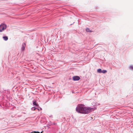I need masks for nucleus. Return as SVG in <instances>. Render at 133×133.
I'll list each match as a JSON object with an SVG mask.
<instances>
[{
  "mask_svg": "<svg viewBox=\"0 0 133 133\" xmlns=\"http://www.w3.org/2000/svg\"><path fill=\"white\" fill-rule=\"evenodd\" d=\"M76 109V111L78 113L87 114L91 112L93 109L90 107H85L82 105H79Z\"/></svg>",
  "mask_w": 133,
  "mask_h": 133,
  "instance_id": "1",
  "label": "nucleus"
},
{
  "mask_svg": "<svg viewBox=\"0 0 133 133\" xmlns=\"http://www.w3.org/2000/svg\"><path fill=\"white\" fill-rule=\"evenodd\" d=\"M6 25L4 24H2L0 25V32L4 31L6 29Z\"/></svg>",
  "mask_w": 133,
  "mask_h": 133,
  "instance_id": "2",
  "label": "nucleus"
},
{
  "mask_svg": "<svg viewBox=\"0 0 133 133\" xmlns=\"http://www.w3.org/2000/svg\"><path fill=\"white\" fill-rule=\"evenodd\" d=\"M73 80L77 81L78 80L80 79V77L78 76H75L73 77Z\"/></svg>",
  "mask_w": 133,
  "mask_h": 133,
  "instance_id": "3",
  "label": "nucleus"
},
{
  "mask_svg": "<svg viewBox=\"0 0 133 133\" xmlns=\"http://www.w3.org/2000/svg\"><path fill=\"white\" fill-rule=\"evenodd\" d=\"M86 31L87 32H91L92 31L90 30L88 28H87L86 29Z\"/></svg>",
  "mask_w": 133,
  "mask_h": 133,
  "instance_id": "4",
  "label": "nucleus"
},
{
  "mask_svg": "<svg viewBox=\"0 0 133 133\" xmlns=\"http://www.w3.org/2000/svg\"><path fill=\"white\" fill-rule=\"evenodd\" d=\"M3 38L6 41L8 39V37L7 36L3 37Z\"/></svg>",
  "mask_w": 133,
  "mask_h": 133,
  "instance_id": "5",
  "label": "nucleus"
},
{
  "mask_svg": "<svg viewBox=\"0 0 133 133\" xmlns=\"http://www.w3.org/2000/svg\"><path fill=\"white\" fill-rule=\"evenodd\" d=\"M97 72L98 73H101L102 72V70L101 69H99L97 70Z\"/></svg>",
  "mask_w": 133,
  "mask_h": 133,
  "instance_id": "6",
  "label": "nucleus"
},
{
  "mask_svg": "<svg viewBox=\"0 0 133 133\" xmlns=\"http://www.w3.org/2000/svg\"><path fill=\"white\" fill-rule=\"evenodd\" d=\"M33 104L34 105H35L36 106H37L38 105L37 103L36 102H34L33 103Z\"/></svg>",
  "mask_w": 133,
  "mask_h": 133,
  "instance_id": "7",
  "label": "nucleus"
},
{
  "mask_svg": "<svg viewBox=\"0 0 133 133\" xmlns=\"http://www.w3.org/2000/svg\"><path fill=\"white\" fill-rule=\"evenodd\" d=\"M107 72V71L105 70H103L102 71V73H105Z\"/></svg>",
  "mask_w": 133,
  "mask_h": 133,
  "instance_id": "8",
  "label": "nucleus"
},
{
  "mask_svg": "<svg viewBox=\"0 0 133 133\" xmlns=\"http://www.w3.org/2000/svg\"><path fill=\"white\" fill-rule=\"evenodd\" d=\"M37 108L35 107H33L31 108L32 110L33 111L35 110Z\"/></svg>",
  "mask_w": 133,
  "mask_h": 133,
  "instance_id": "9",
  "label": "nucleus"
},
{
  "mask_svg": "<svg viewBox=\"0 0 133 133\" xmlns=\"http://www.w3.org/2000/svg\"><path fill=\"white\" fill-rule=\"evenodd\" d=\"M25 47L22 46L21 48V49L22 50H25Z\"/></svg>",
  "mask_w": 133,
  "mask_h": 133,
  "instance_id": "10",
  "label": "nucleus"
},
{
  "mask_svg": "<svg viewBox=\"0 0 133 133\" xmlns=\"http://www.w3.org/2000/svg\"><path fill=\"white\" fill-rule=\"evenodd\" d=\"M31 133H40L38 131H34L32 132H31Z\"/></svg>",
  "mask_w": 133,
  "mask_h": 133,
  "instance_id": "11",
  "label": "nucleus"
},
{
  "mask_svg": "<svg viewBox=\"0 0 133 133\" xmlns=\"http://www.w3.org/2000/svg\"><path fill=\"white\" fill-rule=\"evenodd\" d=\"M26 45V44L25 43H24V44H23L22 45V46H24L25 47Z\"/></svg>",
  "mask_w": 133,
  "mask_h": 133,
  "instance_id": "12",
  "label": "nucleus"
},
{
  "mask_svg": "<svg viewBox=\"0 0 133 133\" xmlns=\"http://www.w3.org/2000/svg\"><path fill=\"white\" fill-rule=\"evenodd\" d=\"M130 69H133V66H130Z\"/></svg>",
  "mask_w": 133,
  "mask_h": 133,
  "instance_id": "13",
  "label": "nucleus"
},
{
  "mask_svg": "<svg viewBox=\"0 0 133 133\" xmlns=\"http://www.w3.org/2000/svg\"><path fill=\"white\" fill-rule=\"evenodd\" d=\"M37 109L38 110V111L39 110V109Z\"/></svg>",
  "mask_w": 133,
  "mask_h": 133,
  "instance_id": "14",
  "label": "nucleus"
},
{
  "mask_svg": "<svg viewBox=\"0 0 133 133\" xmlns=\"http://www.w3.org/2000/svg\"><path fill=\"white\" fill-rule=\"evenodd\" d=\"M42 132H41L40 133H42Z\"/></svg>",
  "mask_w": 133,
  "mask_h": 133,
  "instance_id": "15",
  "label": "nucleus"
}]
</instances>
